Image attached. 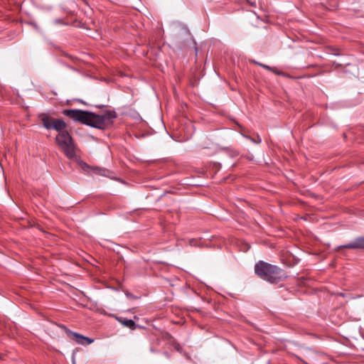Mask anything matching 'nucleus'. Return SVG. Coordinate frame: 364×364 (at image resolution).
Returning <instances> with one entry per match:
<instances>
[{
    "mask_svg": "<svg viewBox=\"0 0 364 364\" xmlns=\"http://www.w3.org/2000/svg\"><path fill=\"white\" fill-rule=\"evenodd\" d=\"M39 117L46 129H54L59 132L55 138L57 144L68 158H73L75 156L74 144L70 134L64 130L65 122L61 119L53 118L48 114H41Z\"/></svg>",
    "mask_w": 364,
    "mask_h": 364,
    "instance_id": "obj_1",
    "label": "nucleus"
},
{
    "mask_svg": "<svg viewBox=\"0 0 364 364\" xmlns=\"http://www.w3.org/2000/svg\"><path fill=\"white\" fill-rule=\"evenodd\" d=\"M63 113L75 122L98 129H105L117 117V114L113 110H107L102 114H95L80 109H65Z\"/></svg>",
    "mask_w": 364,
    "mask_h": 364,
    "instance_id": "obj_2",
    "label": "nucleus"
},
{
    "mask_svg": "<svg viewBox=\"0 0 364 364\" xmlns=\"http://www.w3.org/2000/svg\"><path fill=\"white\" fill-rule=\"evenodd\" d=\"M255 272L259 277L270 283H277L286 277L280 268L263 261H259L255 264Z\"/></svg>",
    "mask_w": 364,
    "mask_h": 364,
    "instance_id": "obj_3",
    "label": "nucleus"
},
{
    "mask_svg": "<svg viewBox=\"0 0 364 364\" xmlns=\"http://www.w3.org/2000/svg\"><path fill=\"white\" fill-rule=\"evenodd\" d=\"M65 332L68 336L75 340L78 344L85 345V344H91L94 341L92 338L84 336L78 333L73 332L72 331L65 328Z\"/></svg>",
    "mask_w": 364,
    "mask_h": 364,
    "instance_id": "obj_4",
    "label": "nucleus"
},
{
    "mask_svg": "<svg viewBox=\"0 0 364 364\" xmlns=\"http://www.w3.org/2000/svg\"><path fill=\"white\" fill-rule=\"evenodd\" d=\"M346 249H364V236L356 237L353 242L339 246L336 250Z\"/></svg>",
    "mask_w": 364,
    "mask_h": 364,
    "instance_id": "obj_5",
    "label": "nucleus"
},
{
    "mask_svg": "<svg viewBox=\"0 0 364 364\" xmlns=\"http://www.w3.org/2000/svg\"><path fill=\"white\" fill-rule=\"evenodd\" d=\"M117 320L124 326L128 327L131 329L135 328V326H136L135 322L132 319H127L125 318H117Z\"/></svg>",
    "mask_w": 364,
    "mask_h": 364,
    "instance_id": "obj_6",
    "label": "nucleus"
},
{
    "mask_svg": "<svg viewBox=\"0 0 364 364\" xmlns=\"http://www.w3.org/2000/svg\"><path fill=\"white\" fill-rule=\"evenodd\" d=\"M257 64L268 70H270L272 72L277 73V75H279V73L276 71L275 68H272L269 67V65H264L262 63H257Z\"/></svg>",
    "mask_w": 364,
    "mask_h": 364,
    "instance_id": "obj_7",
    "label": "nucleus"
},
{
    "mask_svg": "<svg viewBox=\"0 0 364 364\" xmlns=\"http://www.w3.org/2000/svg\"><path fill=\"white\" fill-rule=\"evenodd\" d=\"M245 137H246V138H247V139H250V140H251L252 142L256 143V144H259V143L261 142V139H259V137H258V139H257V140H256V139H252V138H250V137H249V136H245Z\"/></svg>",
    "mask_w": 364,
    "mask_h": 364,
    "instance_id": "obj_8",
    "label": "nucleus"
},
{
    "mask_svg": "<svg viewBox=\"0 0 364 364\" xmlns=\"http://www.w3.org/2000/svg\"><path fill=\"white\" fill-rule=\"evenodd\" d=\"M189 243L191 246H196L197 245L198 241L195 239H192L190 240Z\"/></svg>",
    "mask_w": 364,
    "mask_h": 364,
    "instance_id": "obj_9",
    "label": "nucleus"
},
{
    "mask_svg": "<svg viewBox=\"0 0 364 364\" xmlns=\"http://www.w3.org/2000/svg\"><path fill=\"white\" fill-rule=\"evenodd\" d=\"M73 364H75V360H74V359H73Z\"/></svg>",
    "mask_w": 364,
    "mask_h": 364,
    "instance_id": "obj_10",
    "label": "nucleus"
},
{
    "mask_svg": "<svg viewBox=\"0 0 364 364\" xmlns=\"http://www.w3.org/2000/svg\"><path fill=\"white\" fill-rule=\"evenodd\" d=\"M268 364H270V363H268Z\"/></svg>",
    "mask_w": 364,
    "mask_h": 364,
    "instance_id": "obj_11",
    "label": "nucleus"
}]
</instances>
